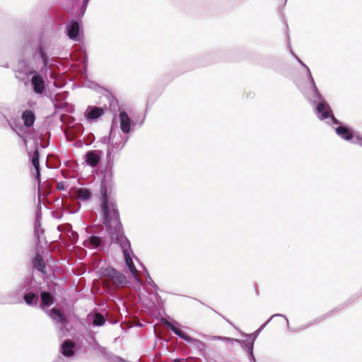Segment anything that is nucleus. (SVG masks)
Returning <instances> with one entry per match:
<instances>
[{
  "label": "nucleus",
  "instance_id": "obj_1",
  "mask_svg": "<svg viewBox=\"0 0 362 362\" xmlns=\"http://www.w3.org/2000/svg\"><path fill=\"white\" fill-rule=\"evenodd\" d=\"M56 35L53 19L49 17L37 30L24 33L18 52L15 76L25 86L30 83L33 92L39 97L45 96L49 90L48 76L54 63L52 49Z\"/></svg>",
  "mask_w": 362,
  "mask_h": 362
},
{
  "label": "nucleus",
  "instance_id": "obj_2",
  "mask_svg": "<svg viewBox=\"0 0 362 362\" xmlns=\"http://www.w3.org/2000/svg\"><path fill=\"white\" fill-rule=\"evenodd\" d=\"M98 199L100 220L111 243L118 245L121 250L132 246L120 219L115 191H99Z\"/></svg>",
  "mask_w": 362,
  "mask_h": 362
},
{
  "label": "nucleus",
  "instance_id": "obj_3",
  "mask_svg": "<svg viewBox=\"0 0 362 362\" xmlns=\"http://www.w3.org/2000/svg\"><path fill=\"white\" fill-rule=\"evenodd\" d=\"M112 115L110 131L107 135L100 138V142L103 144H109L112 141L117 139V134H119L118 123H119V128L121 132L124 135L132 134L136 130V127L139 124L141 127L146 119V114L143 116L139 122H137L135 113L132 112V109L127 105L120 104L118 103L115 110H109Z\"/></svg>",
  "mask_w": 362,
  "mask_h": 362
},
{
  "label": "nucleus",
  "instance_id": "obj_4",
  "mask_svg": "<svg viewBox=\"0 0 362 362\" xmlns=\"http://www.w3.org/2000/svg\"><path fill=\"white\" fill-rule=\"evenodd\" d=\"M130 138V134L122 136L120 133L115 141L106 145V156L105 163L100 165L99 175V191H115L114 182L115 157L117 151H121Z\"/></svg>",
  "mask_w": 362,
  "mask_h": 362
},
{
  "label": "nucleus",
  "instance_id": "obj_5",
  "mask_svg": "<svg viewBox=\"0 0 362 362\" xmlns=\"http://www.w3.org/2000/svg\"><path fill=\"white\" fill-rule=\"evenodd\" d=\"M313 112L320 120L325 121L327 124L332 127L337 125L334 129L335 133L341 139L351 144H358L362 147V135L361 133L351 125L339 120L334 116L329 103L328 106L323 105L319 112H317L316 110Z\"/></svg>",
  "mask_w": 362,
  "mask_h": 362
},
{
  "label": "nucleus",
  "instance_id": "obj_6",
  "mask_svg": "<svg viewBox=\"0 0 362 362\" xmlns=\"http://www.w3.org/2000/svg\"><path fill=\"white\" fill-rule=\"evenodd\" d=\"M71 340L65 339L61 341L59 354L68 361L77 359L80 354H85L89 349L90 341L84 333L78 332L71 325L66 328Z\"/></svg>",
  "mask_w": 362,
  "mask_h": 362
},
{
  "label": "nucleus",
  "instance_id": "obj_7",
  "mask_svg": "<svg viewBox=\"0 0 362 362\" xmlns=\"http://www.w3.org/2000/svg\"><path fill=\"white\" fill-rule=\"evenodd\" d=\"M24 303L30 307L38 306L40 300L47 307L54 303L52 294L36 281L33 273L24 277Z\"/></svg>",
  "mask_w": 362,
  "mask_h": 362
},
{
  "label": "nucleus",
  "instance_id": "obj_8",
  "mask_svg": "<svg viewBox=\"0 0 362 362\" xmlns=\"http://www.w3.org/2000/svg\"><path fill=\"white\" fill-rule=\"evenodd\" d=\"M305 82L302 93L307 101L313 107V111L320 112L323 105L328 106V101L317 87L311 71L305 74Z\"/></svg>",
  "mask_w": 362,
  "mask_h": 362
},
{
  "label": "nucleus",
  "instance_id": "obj_9",
  "mask_svg": "<svg viewBox=\"0 0 362 362\" xmlns=\"http://www.w3.org/2000/svg\"><path fill=\"white\" fill-rule=\"evenodd\" d=\"M98 277H108L112 281L117 282L119 286L132 287L134 290L139 292L141 291V282L140 279L135 276H132L134 279L132 283L126 276L124 272L115 269L112 265L107 264L106 266H100L96 271Z\"/></svg>",
  "mask_w": 362,
  "mask_h": 362
},
{
  "label": "nucleus",
  "instance_id": "obj_10",
  "mask_svg": "<svg viewBox=\"0 0 362 362\" xmlns=\"http://www.w3.org/2000/svg\"><path fill=\"white\" fill-rule=\"evenodd\" d=\"M75 7L73 5H66L65 8L74 17L71 18L65 25V33L68 37L77 42L85 48L83 25L82 23L83 17L79 16L78 12H72L69 8Z\"/></svg>",
  "mask_w": 362,
  "mask_h": 362
},
{
  "label": "nucleus",
  "instance_id": "obj_11",
  "mask_svg": "<svg viewBox=\"0 0 362 362\" xmlns=\"http://www.w3.org/2000/svg\"><path fill=\"white\" fill-rule=\"evenodd\" d=\"M24 278L14 290L6 293H0V305L24 303Z\"/></svg>",
  "mask_w": 362,
  "mask_h": 362
},
{
  "label": "nucleus",
  "instance_id": "obj_12",
  "mask_svg": "<svg viewBox=\"0 0 362 362\" xmlns=\"http://www.w3.org/2000/svg\"><path fill=\"white\" fill-rule=\"evenodd\" d=\"M85 86L88 88L93 90L98 93H100V90H103L102 95L105 97L109 104V110H115V107L117 106L119 103L118 99L108 88L100 86L96 81L88 79L86 81Z\"/></svg>",
  "mask_w": 362,
  "mask_h": 362
},
{
  "label": "nucleus",
  "instance_id": "obj_13",
  "mask_svg": "<svg viewBox=\"0 0 362 362\" xmlns=\"http://www.w3.org/2000/svg\"><path fill=\"white\" fill-rule=\"evenodd\" d=\"M104 152L100 149L88 150L82 157L81 164L84 166L95 168L100 163H103Z\"/></svg>",
  "mask_w": 362,
  "mask_h": 362
},
{
  "label": "nucleus",
  "instance_id": "obj_14",
  "mask_svg": "<svg viewBox=\"0 0 362 362\" xmlns=\"http://www.w3.org/2000/svg\"><path fill=\"white\" fill-rule=\"evenodd\" d=\"M109 104H104L103 106L88 105L83 112V117L88 123H93L105 115L108 110Z\"/></svg>",
  "mask_w": 362,
  "mask_h": 362
},
{
  "label": "nucleus",
  "instance_id": "obj_15",
  "mask_svg": "<svg viewBox=\"0 0 362 362\" xmlns=\"http://www.w3.org/2000/svg\"><path fill=\"white\" fill-rule=\"evenodd\" d=\"M7 127L12 129V131H13L18 136L23 140L25 145L28 144V139H32L30 134L28 133L27 129L24 126L23 123L14 117L13 112L12 119L8 120Z\"/></svg>",
  "mask_w": 362,
  "mask_h": 362
},
{
  "label": "nucleus",
  "instance_id": "obj_16",
  "mask_svg": "<svg viewBox=\"0 0 362 362\" xmlns=\"http://www.w3.org/2000/svg\"><path fill=\"white\" fill-rule=\"evenodd\" d=\"M30 270L27 275L33 274L35 271L40 272L42 276L47 274V265L41 253H33L30 258Z\"/></svg>",
  "mask_w": 362,
  "mask_h": 362
},
{
  "label": "nucleus",
  "instance_id": "obj_17",
  "mask_svg": "<svg viewBox=\"0 0 362 362\" xmlns=\"http://www.w3.org/2000/svg\"><path fill=\"white\" fill-rule=\"evenodd\" d=\"M168 317L170 319L171 322H166L165 323L166 327L179 338L183 339L187 344L190 343L194 337L187 332L178 329V327H181V324L180 322L174 320L169 316Z\"/></svg>",
  "mask_w": 362,
  "mask_h": 362
},
{
  "label": "nucleus",
  "instance_id": "obj_18",
  "mask_svg": "<svg viewBox=\"0 0 362 362\" xmlns=\"http://www.w3.org/2000/svg\"><path fill=\"white\" fill-rule=\"evenodd\" d=\"M121 252L123 255V259L127 268L129 269L132 276H135L137 272V268L133 261L135 255L132 246H126L125 249L122 248Z\"/></svg>",
  "mask_w": 362,
  "mask_h": 362
},
{
  "label": "nucleus",
  "instance_id": "obj_19",
  "mask_svg": "<svg viewBox=\"0 0 362 362\" xmlns=\"http://www.w3.org/2000/svg\"><path fill=\"white\" fill-rule=\"evenodd\" d=\"M90 0H68L67 5H73L69 9L72 12H78L81 17H83Z\"/></svg>",
  "mask_w": 362,
  "mask_h": 362
},
{
  "label": "nucleus",
  "instance_id": "obj_20",
  "mask_svg": "<svg viewBox=\"0 0 362 362\" xmlns=\"http://www.w3.org/2000/svg\"><path fill=\"white\" fill-rule=\"evenodd\" d=\"M329 315H330L328 314V312H327V313L324 314L323 315H322L319 317H317V318L314 319L313 320L308 322L306 324L302 325L301 326L296 327L294 329H291L290 325L288 324V330L290 332H296V333L299 332H303V331L308 329L310 327H311L315 324L320 323L324 319H325L327 317H328Z\"/></svg>",
  "mask_w": 362,
  "mask_h": 362
},
{
  "label": "nucleus",
  "instance_id": "obj_21",
  "mask_svg": "<svg viewBox=\"0 0 362 362\" xmlns=\"http://www.w3.org/2000/svg\"><path fill=\"white\" fill-rule=\"evenodd\" d=\"M13 110L4 105H0V125L7 127L8 120L13 117Z\"/></svg>",
  "mask_w": 362,
  "mask_h": 362
},
{
  "label": "nucleus",
  "instance_id": "obj_22",
  "mask_svg": "<svg viewBox=\"0 0 362 362\" xmlns=\"http://www.w3.org/2000/svg\"><path fill=\"white\" fill-rule=\"evenodd\" d=\"M188 344L196 349L199 355L204 358L206 361H208V355L206 351V345L203 341L194 337L192 341Z\"/></svg>",
  "mask_w": 362,
  "mask_h": 362
},
{
  "label": "nucleus",
  "instance_id": "obj_23",
  "mask_svg": "<svg viewBox=\"0 0 362 362\" xmlns=\"http://www.w3.org/2000/svg\"><path fill=\"white\" fill-rule=\"evenodd\" d=\"M21 119L26 129L33 126L36 119L34 111L31 110H24L21 115Z\"/></svg>",
  "mask_w": 362,
  "mask_h": 362
},
{
  "label": "nucleus",
  "instance_id": "obj_24",
  "mask_svg": "<svg viewBox=\"0 0 362 362\" xmlns=\"http://www.w3.org/2000/svg\"><path fill=\"white\" fill-rule=\"evenodd\" d=\"M238 345L245 351L247 358L250 362H257L254 354L255 344H247L245 341L242 339V341H238Z\"/></svg>",
  "mask_w": 362,
  "mask_h": 362
},
{
  "label": "nucleus",
  "instance_id": "obj_25",
  "mask_svg": "<svg viewBox=\"0 0 362 362\" xmlns=\"http://www.w3.org/2000/svg\"><path fill=\"white\" fill-rule=\"evenodd\" d=\"M362 295L361 289L358 292L352 294L349 296V298L343 303L337 305L334 308L332 309L328 312V314L330 315L336 312L340 311L344 309L346 306L353 303L355 300H356L361 296Z\"/></svg>",
  "mask_w": 362,
  "mask_h": 362
},
{
  "label": "nucleus",
  "instance_id": "obj_26",
  "mask_svg": "<svg viewBox=\"0 0 362 362\" xmlns=\"http://www.w3.org/2000/svg\"><path fill=\"white\" fill-rule=\"evenodd\" d=\"M35 239L33 245V253H41V252L44 249V246L42 244V241L44 240L45 243H47L45 236H34Z\"/></svg>",
  "mask_w": 362,
  "mask_h": 362
},
{
  "label": "nucleus",
  "instance_id": "obj_27",
  "mask_svg": "<svg viewBox=\"0 0 362 362\" xmlns=\"http://www.w3.org/2000/svg\"><path fill=\"white\" fill-rule=\"evenodd\" d=\"M106 238L103 236H100L96 234H90L87 238V241L91 245L93 248H98L101 245L103 240Z\"/></svg>",
  "mask_w": 362,
  "mask_h": 362
},
{
  "label": "nucleus",
  "instance_id": "obj_28",
  "mask_svg": "<svg viewBox=\"0 0 362 362\" xmlns=\"http://www.w3.org/2000/svg\"><path fill=\"white\" fill-rule=\"evenodd\" d=\"M25 148H26V151H27V153H28V155L29 157V160H30V165H32V167H33L34 168H41L40 162V153H32L31 151H28L27 144L25 145Z\"/></svg>",
  "mask_w": 362,
  "mask_h": 362
},
{
  "label": "nucleus",
  "instance_id": "obj_29",
  "mask_svg": "<svg viewBox=\"0 0 362 362\" xmlns=\"http://www.w3.org/2000/svg\"><path fill=\"white\" fill-rule=\"evenodd\" d=\"M107 320L105 316L101 313H96L92 321V326L93 327H100L106 324Z\"/></svg>",
  "mask_w": 362,
  "mask_h": 362
},
{
  "label": "nucleus",
  "instance_id": "obj_30",
  "mask_svg": "<svg viewBox=\"0 0 362 362\" xmlns=\"http://www.w3.org/2000/svg\"><path fill=\"white\" fill-rule=\"evenodd\" d=\"M151 296L155 301V307H157L159 310H163L164 309L165 300L162 298L158 291L152 293Z\"/></svg>",
  "mask_w": 362,
  "mask_h": 362
},
{
  "label": "nucleus",
  "instance_id": "obj_31",
  "mask_svg": "<svg viewBox=\"0 0 362 362\" xmlns=\"http://www.w3.org/2000/svg\"><path fill=\"white\" fill-rule=\"evenodd\" d=\"M93 191L90 188H84L81 190L79 199L83 202H87L93 198Z\"/></svg>",
  "mask_w": 362,
  "mask_h": 362
},
{
  "label": "nucleus",
  "instance_id": "obj_32",
  "mask_svg": "<svg viewBox=\"0 0 362 362\" xmlns=\"http://www.w3.org/2000/svg\"><path fill=\"white\" fill-rule=\"evenodd\" d=\"M211 338L213 340L221 341L227 343V344L236 343L238 344V341H242L241 339L233 338V337H225V336H218V335H213L211 337Z\"/></svg>",
  "mask_w": 362,
  "mask_h": 362
},
{
  "label": "nucleus",
  "instance_id": "obj_33",
  "mask_svg": "<svg viewBox=\"0 0 362 362\" xmlns=\"http://www.w3.org/2000/svg\"><path fill=\"white\" fill-rule=\"evenodd\" d=\"M30 136L32 137L31 139L33 140V153H40V148H46L49 145V143H50V136H51V134L49 133V139H48V141L47 143L44 145V146H41L39 143V141H38V139H34L33 136L30 135ZM30 139H28V141L30 140Z\"/></svg>",
  "mask_w": 362,
  "mask_h": 362
},
{
  "label": "nucleus",
  "instance_id": "obj_34",
  "mask_svg": "<svg viewBox=\"0 0 362 362\" xmlns=\"http://www.w3.org/2000/svg\"><path fill=\"white\" fill-rule=\"evenodd\" d=\"M270 322V320H266L263 324H262L255 331L250 333V340L252 342H255L259 334L263 331V329L266 327V326Z\"/></svg>",
  "mask_w": 362,
  "mask_h": 362
},
{
  "label": "nucleus",
  "instance_id": "obj_35",
  "mask_svg": "<svg viewBox=\"0 0 362 362\" xmlns=\"http://www.w3.org/2000/svg\"><path fill=\"white\" fill-rule=\"evenodd\" d=\"M48 314L50 316V317L56 322H59L61 323H63L64 321V317L63 315L60 312H59L58 310H57L54 308L50 309L49 310Z\"/></svg>",
  "mask_w": 362,
  "mask_h": 362
},
{
  "label": "nucleus",
  "instance_id": "obj_36",
  "mask_svg": "<svg viewBox=\"0 0 362 362\" xmlns=\"http://www.w3.org/2000/svg\"><path fill=\"white\" fill-rule=\"evenodd\" d=\"M45 229L42 226V222H33L34 236H45Z\"/></svg>",
  "mask_w": 362,
  "mask_h": 362
},
{
  "label": "nucleus",
  "instance_id": "obj_37",
  "mask_svg": "<svg viewBox=\"0 0 362 362\" xmlns=\"http://www.w3.org/2000/svg\"><path fill=\"white\" fill-rule=\"evenodd\" d=\"M145 274L146 276V279H147L148 286L151 288H153L156 291L163 292V291L159 288V286L155 283V281L151 277V275H150L146 267H145Z\"/></svg>",
  "mask_w": 362,
  "mask_h": 362
},
{
  "label": "nucleus",
  "instance_id": "obj_38",
  "mask_svg": "<svg viewBox=\"0 0 362 362\" xmlns=\"http://www.w3.org/2000/svg\"><path fill=\"white\" fill-rule=\"evenodd\" d=\"M140 301L146 308H151L155 307V301L152 297L144 296L140 297Z\"/></svg>",
  "mask_w": 362,
  "mask_h": 362
},
{
  "label": "nucleus",
  "instance_id": "obj_39",
  "mask_svg": "<svg viewBox=\"0 0 362 362\" xmlns=\"http://www.w3.org/2000/svg\"><path fill=\"white\" fill-rule=\"evenodd\" d=\"M35 170L33 172L34 179L37 182V190H40L42 185L41 181V168H34Z\"/></svg>",
  "mask_w": 362,
  "mask_h": 362
},
{
  "label": "nucleus",
  "instance_id": "obj_40",
  "mask_svg": "<svg viewBox=\"0 0 362 362\" xmlns=\"http://www.w3.org/2000/svg\"><path fill=\"white\" fill-rule=\"evenodd\" d=\"M42 209H38V206H35L33 222H36V223L42 222Z\"/></svg>",
  "mask_w": 362,
  "mask_h": 362
},
{
  "label": "nucleus",
  "instance_id": "obj_41",
  "mask_svg": "<svg viewBox=\"0 0 362 362\" xmlns=\"http://www.w3.org/2000/svg\"><path fill=\"white\" fill-rule=\"evenodd\" d=\"M237 330H238V332H240V335L242 337L245 338V339H244L245 341V343H247V344H254V342L251 341L250 340V333L247 334L245 332H243V330H241L240 328H238L237 327V328H235Z\"/></svg>",
  "mask_w": 362,
  "mask_h": 362
},
{
  "label": "nucleus",
  "instance_id": "obj_42",
  "mask_svg": "<svg viewBox=\"0 0 362 362\" xmlns=\"http://www.w3.org/2000/svg\"><path fill=\"white\" fill-rule=\"evenodd\" d=\"M69 184L65 181H59L57 183V189L59 191H67Z\"/></svg>",
  "mask_w": 362,
  "mask_h": 362
},
{
  "label": "nucleus",
  "instance_id": "obj_43",
  "mask_svg": "<svg viewBox=\"0 0 362 362\" xmlns=\"http://www.w3.org/2000/svg\"><path fill=\"white\" fill-rule=\"evenodd\" d=\"M284 317L286 320L287 325L289 324V321H288V319L286 317V315H285L284 314H281V313L274 314L267 320H270V322H271L272 319H274V317Z\"/></svg>",
  "mask_w": 362,
  "mask_h": 362
},
{
  "label": "nucleus",
  "instance_id": "obj_44",
  "mask_svg": "<svg viewBox=\"0 0 362 362\" xmlns=\"http://www.w3.org/2000/svg\"><path fill=\"white\" fill-rule=\"evenodd\" d=\"M40 190H37V201L35 206H38V209H42V204H43L42 202V197L41 195V193L40 192Z\"/></svg>",
  "mask_w": 362,
  "mask_h": 362
},
{
  "label": "nucleus",
  "instance_id": "obj_45",
  "mask_svg": "<svg viewBox=\"0 0 362 362\" xmlns=\"http://www.w3.org/2000/svg\"><path fill=\"white\" fill-rule=\"evenodd\" d=\"M213 310L216 313H217L219 316H221L228 324H229L230 325L233 326L234 328H237V326H235V324L231 320H230L229 319L226 318L224 315H223L221 313L215 311L214 310Z\"/></svg>",
  "mask_w": 362,
  "mask_h": 362
},
{
  "label": "nucleus",
  "instance_id": "obj_46",
  "mask_svg": "<svg viewBox=\"0 0 362 362\" xmlns=\"http://www.w3.org/2000/svg\"><path fill=\"white\" fill-rule=\"evenodd\" d=\"M288 42H287V47H288V49L291 54V55L293 57L296 54V53L294 52V51L292 49V47H291V40H290V37H289V35H288Z\"/></svg>",
  "mask_w": 362,
  "mask_h": 362
},
{
  "label": "nucleus",
  "instance_id": "obj_47",
  "mask_svg": "<svg viewBox=\"0 0 362 362\" xmlns=\"http://www.w3.org/2000/svg\"><path fill=\"white\" fill-rule=\"evenodd\" d=\"M66 359L65 358L59 354L52 362H66Z\"/></svg>",
  "mask_w": 362,
  "mask_h": 362
},
{
  "label": "nucleus",
  "instance_id": "obj_48",
  "mask_svg": "<svg viewBox=\"0 0 362 362\" xmlns=\"http://www.w3.org/2000/svg\"><path fill=\"white\" fill-rule=\"evenodd\" d=\"M68 311L70 313V315H73L74 317H75L77 319H79L77 315H76L74 310V308L72 306H69V309H68Z\"/></svg>",
  "mask_w": 362,
  "mask_h": 362
},
{
  "label": "nucleus",
  "instance_id": "obj_49",
  "mask_svg": "<svg viewBox=\"0 0 362 362\" xmlns=\"http://www.w3.org/2000/svg\"><path fill=\"white\" fill-rule=\"evenodd\" d=\"M134 259L137 262V263L142 267V269L145 271V267L146 266L141 262V261L140 260V259L136 257V255L134 256Z\"/></svg>",
  "mask_w": 362,
  "mask_h": 362
},
{
  "label": "nucleus",
  "instance_id": "obj_50",
  "mask_svg": "<svg viewBox=\"0 0 362 362\" xmlns=\"http://www.w3.org/2000/svg\"><path fill=\"white\" fill-rule=\"evenodd\" d=\"M255 291L257 296L259 295V291L257 283L254 284Z\"/></svg>",
  "mask_w": 362,
  "mask_h": 362
},
{
  "label": "nucleus",
  "instance_id": "obj_51",
  "mask_svg": "<svg viewBox=\"0 0 362 362\" xmlns=\"http://www.w3.org/2000/svg\"><path fill=\"white\" fill-rule=\"evenodd\" d=\"M296 62L298 63V64H299L302 68H303V67H304V66H305V64H306L303 61H302V60H301V59H300V58H298V59H297V61H296Z\"/></svg>",
  "mask_w": 362,
  "mask_h": 362
},
{
  "label": "nucleus",
  "instance_id": "obj_52",
  "mask_svg": "<svg viewBox=\"0 0 362 362\" xmlns=\"http://www.w3.org/2000/svg\"><path fill=\"white\" fill-rule=\"evenodd\" d=\"M52 215L53 218L58 219V220H60L63 216L62 214L54 215L53 213H52Z\"/></svg>",
  "mask_w": 362,
  "mask_h": 362
},
{
  "label": "nucleus",
  "instance_id": "obj_53",
  "mask_svg": "<svg viewBox=\"0 0 362 362\" xmlns=\"http://www.w3.org/2000/svg\"><path fill=\"white\" fill-rule=\"evenodd\" d=\"M86 332H88V337L92 340V341H93V339H96L95 338V334H93L92 333L88 332V330Z\"/></svg>",
  "mask_w": 362,
  "mask_h": 362
},
{
  "label": "nucleus",
  "instance_id": "obj_54",
  "mask_svg": "<svg viewBox=\"0 0 362 362\" xmlns=\"http://www.w3.org/2000/svg\"><path fill=\"white\" fill-rule=\"evenodd\" d=\"M173 362H187L185 359L181 358H176Z\"/></svg>",
  "mask_w": 362,
  "mask_h": 362
},
{
  "label": "nucleus",
  "instance_id": "obj_55",
  "mask_svg": "<svg viewBox=\"0 0 362 362\" xmlns=\"http://www.w3.org/2000/svg\"><path fill=\"white\" fill-rule=\"evenodd\" d=\"M303 69H304L305 74L308 73L309 71H310V68L308 67V66L307 64H305V66H304V67H303Z\"/></svg>",
  "mask_w": 362,
  "mask_h": 362
},
{
  "label": "nucleus",
  "instance_id": "obj_56",
  "mask_svg": "<svg viewBox=\"0 0 362 362\" xmlns=\"http://www.w3.org/2000/svg\"><path fill=\"white\" fill-rule=\"evenodd\" d=\"M148 103L152 100V103H153L155 101V99L153 98V94H151L149 96H148Z\"/></svg>",
  "mask_w": 362,
  "mask_h": 362
},
{
  "label": "nucleus",
  "instance_id": "obj_57",
  "mask_svg": "<svg viewBox=\"0 0 362 362\" xmlns=\"http://www.w3.org/2000/svg\"><path fill=\"white\" fill-rule=\"evenodd\" d=\"M255 95V93H249L247 95V98H252Z\"/></svg>",
  "mask_w": 362,
  "mask_h": 362
},
{
  "label": "nucleus",
  "instance_id": "obj_58",
  "mask_svg": "<svg viewBox=\"0 0 362 362\" xmlns=\"http://www.w3.org/2000/svg\"><path fill=\"white\" fill-rule=\"evenodd\" d=\"M108 322L111 325H117L118 323L117 320L108 321Z\"/></svg>",
  "mask_w": 362,
  "mask_h": 362
},
{
  "label": "nucleus",
  "instance_id": "obj_59",
  "mask_svg": "<svg viewBox=\"0 0 362 362\" xmlns=\"http://www.w3.org/2000/svg\"><path fill=\"white\" fill-rule=\"evenodd\" d=\"M62 203V199H57L56 201H55V203L56 204H59V203Z\"/></svg>",
  "mask_w": 362,
  "mask_h": 362
},
{
  "label": "nucleus",
  "instance_id": "obj_60",
  "mask_svg": "<svg viewBox=\"0 0 362 362\" xmlns=\"http://www.w3.org/2000/svg\"><path fill=\"white\" fill-rule=\"evenodd\" d=\"M80 208H78V209H76V211H71V212H69L70 214H76Z\"/></svg>",
  "mask_w": 362,
  "mask_h": 362
},
{
  "label": "nucleus",
  "instance_id": "obj_61",
  "mask_svg": "<svg viewBox=\"0 0 362 362\" xmlns=\"http://www.w3.org/2000/svg\"><path fill=\"white\" fill-rule=\"evenodd\" d=\"M293 57L297 61L298 58H300L296 54Z\"/></svg>",
  "mask_w": 362,
  "mask_h": 362
},
{
  "label": "nucleus",
  "instance_id": "obj_62",
  "mask_svg": "<svg viewBox=\"0 0 362 362\" xmlns=\"http://www.w3.org/2000/svg\"><path fill=\"white\" fill-rule=\"evenodd\" d=\"M293 57L297 61L298 58H300L296 54Z\"/></svg>",
  "mask_w": 362,
  "mask_h": 362
},
{
  "label": "nucleus",
  "instance_id": "obj_63",
  "mask_svg": "<svg viewBox=\"0 0 362 362\" xmlns=\"http://www.w3.org/2000/svg\"><path fill=\"white\" fill-rule=\"evenodd\" d=\"M110 247V244L108 243L107 248Z\"/></svg>",
  "mask_w": 362,
  "mask_h": 362
},
{
  "label": "nucleus",
  "instance_id": "obj_64",
  "mask_svg": "<svg viewBox=\"0 0 362 362\" xmlns=\"http://www.w3.org/2000/svg\"><path fill=\"white\" fill-rule=\"evenodd\" d=\"M361 293H362V286H361Z\"/></svg>",
  "mask_w": 362,
  "mask_h": 362
}]
</instances>
